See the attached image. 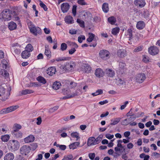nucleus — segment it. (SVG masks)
I'll list each match as a JSON object with an SVG mask.
<instances>
[{
  "instance_id": "obj_1",
  "label": "nucleus",
  "mask_w": 160,
  "mask_h": 160,
  "mask_svg": "<svg viewBox=\"0 0 160 160\" xmlns=\"http://www.w3.org/2000/svg\"><path fill=\"white\" fill-rule=\"evenodd\" d=\"M71 92V91L69 89L65 88L63 89L62 92L64 95H66L63 97V99H65L72 98L78 96L79 94V92L77 90L76 91L74 92H73L72 95H70Z\"/></svg>"
},
{
  "instance_id": "obj_2",
  "label": "nucleus",
  "mask_w": 160,
  "mask_h": 160,
  "mask_svg": "<svg viewBox=\"0 0 160 160\" xmlns=\"http://www.w3.org/2000/svg\"><path fill=\"white\" fill-rule=\"evenodd\" d=\"M19 147V142L17 140H13L10 141L8 144V147L12 151L18 150Z\"/></svg>"
},
{
  "instance_id": "obj_3",
  "label": "nucleus",
  "mask_w": 160,
  "mask_h": 160,
  "mask_svg": "<svg viewBox=\"0 0 160 160\" xmlns=\"http://www.w3.org/2000/svg\"><path fill=\"white\" fill-rule=\"evenodd\" d=\"M11 12L9 9H5L2 12V19L4 21H8L11 20Z\"/></svg>"
},
{
  "instance_id": "obj_4",
  "label": "nucleus",
  "mask_w": 160,
  "mask_h": 160,
  "mask_svg": "<svg viewBox=\"0 0 160 160\" xmlns=\"http://www.w3.org/2000/svg\"><path fill=\"white\" fill-rule=\"evenodd\" d=\"M99 54L100 57L104 60H107L109 58L110 53L106 50L102 49L100 50Z\"/></svg>"
},
{
  "instance_id": "obj_5",
  "label": "nucleus",
  "mask_w": 160,
  "mask_h": 160,
  "mask_svg": "<svg viewBox=\"0 0 160 160\" xmlns=\"http://www.w3.org/2000/svg\"><path fill=\"white\" fill-rule=\"evenodd\" d=\"M148 52L150 55L154 56L159 53V50L156 46H151L148 48Z\"/></svg>"
},
{
  "instance_id": "obj_6",
  "label": "nucleus",
  "mask_w": 160,
  "mask_h": 160,
  "mask_svg": "<svg viewBox=\"0 0 160 160\" xmlns=\"http://www.w3.org/2000/svg\"><path fill=\"white\" fill-rule=\"evenodd\" d=\"M30 150L31 148L29 146L24 145L20 148V153L22 155H26L30 152Z\"/></svg>"
},
{
  "instance_id": "obj_7",
  "label": "nucleus",
  "mask_w": 160,
  "mask_h": 160,
  "mask_svg": "<svg viewBox=\"0 0 160 160\" xmlns=\"http://www.w3.org/2000/svg\"><path fill=\"white\" fill-rule=\"evenodd\" d=\"M75 64L72 62L67 63L65 66H62V68L65 71H69L72 70L75 67Z\"/></svg>"
},
{
  "instance_id": "obj_8",
  "label": "nucleus",
  "mask_w": 160,
  "mask_h": 160,
  "mask_svg": "<svg viewBox=\"0 0 160 160\" xmlns=\"http://www.w3.org/2000/svg\"><path fill=\"white\" fill-rule=\"evenodd\" d=\"M7 93H5V89L2 86H0V96H2V100L3 101L6 100L9 97L10 93L8 92Z\"/></svg>"
},
{
  "instance_id": "obj_9",
  "label": "nucleus",
  "mask_w": 160,
  "mask_h": 160,
  "mask_svg": "<svg viewBox=\"0 0 160 160\" xmlns=\"http://www.w3.org/2000/svg\"><path fill=\"white\" fill-rule=\"evenodd\" d=\"M136 81L137 82L141 83H142L146 78V76L143 73H140L136 76Z\"/></svg>"
},
{
  "instance_id": "obj_10",
  "label": "nucleus",
  "mask_w": 160,
  "mask_h": 160,
  "mask_svg": "<svg viewBox=\"0 0 160 160\" xmlns=\"http://www.w3.org/2000/svg\"><path fill=\"white\" fill-rule=\"evenodd\" d=\"M70 8V5L68 3L64 2L61 5V9L62 12L64 13L67 12Z\"/></svg>"
},
{
  "instance_id": "obj_11",
  "label": "nucleus",
  "mask_w": 160,
  "mask_h": 160,
  "mask_svg": "<svg viewBox=\"0 0 160 160\" xmlns=\"http://www.w3.org/2000/svg\"><path fill=\"white\" fill-rule=\"evenodd\" d=\"M126 70V64L124 62L120 61L119 62V70L121 74H122Z\"/></svg>"
},
{
  "instance_id": "obj_12",
  "label": "nucleus",
  "mask_w": 160,
  "mask_h": 160,
  "mask_svg": "<svg viewBox=\"0 0 160 160\" xmlns=\"http://www.w3.org/2000/svg\"><path fill=\"white\" fill-rule=\"evenodd\" d=\"M30 32L35 35H37L38 33H41V29L38 27H36L35 26L32 27L30 30Z\"/></svg>"
},
{
  "instance_id": "obj_13",
  "label": "nucleus",
  "mask_w": 160,
  "mask_h": 160,
  "mask_svg": "<svg viewBox=\"0 0 160 160\" xmlns=\"http://www.w3.org/2000/svg\"><path fill=\"white\" fill-rule=\"evenodd\" d=\"M134 4L136 6L142 8L146 5V2L144 0H135L134 2Z\"/></svg>"
},
{
  "instance_id": "obj_14",
  "label": "nucleus",
  "mask_w": 160,
  "mask_h": 160,
  "mask_svg": "<svg viewBox=\"0 0 160 160\" xmlns=\"http://www.w3.org/2000/svg\"><path fill=\"white\" fill-rule=\"evenodd\" d=\"M117 54L118 56L121 58H123L126 56V51L123 49H120L118 50Z\"/></svg>"
},
{
  "instance_id": "obj_15",
  "label": "nucleus",
  "mask_w": 160,
  "mask_h": 160,
  "mask_svg": "<svg viewBox=\"0 0 160 160\" xmlns=\"http://www.w3.org/2000/svg\"><path fill=\"white\" fill-rule=\"evenodd\" d=\"M116 83L120 87L122 88L125 87L126 85L125 82L121 78H119L116 79Z\"/></svg>"
},
{
  "instance_id": "obj_16",
  "label": "nucleus",
  "mask_w": 160,
  "mask_h": 160,
  "mask_svg": "<svg viewBox=\"0 0 160 160\" xmlns=\"http://www.w3.org/2000/svg\"><path fill=\"white\" fill-rule=\"evenodd\" d=\"M35 140V137L32 135H30L28 137L24 139V141L26 143H29L32 142Z\"/></svg>"
},
{
  "instance_id": "obj_17",
  "label": "nucleus",
  "mask_w": 160,
  "mask_h": 160,
  "mask_svg": "<svg viewBox=\"0 0 160 160\" xmlns=\"http://www.w3.org/2000/svg\"><path fill=\"white\" fill-rule=\"evenodd\" d=\"M56 72V69L54 67H50L47 70V73L50 76H52L55 74Z\"/></svg>"
},
{
  "instance_id": "obj_18",
  "label": "nucleus",
  "mask_w": 160,
  "mask_h": 160,
  "mask_svg": "<svg viewBox=\"0 0 160 160\" xmlns=\"http://www.w3.org/2000/svg\"><path fill=\"white\" fill-rule=\"evenodd\" d=\"M95 74L97 77L101 78L103 77L104 73L102 69L98 68L96 70Z\"/></svg>"
},
{
  "instance_id": "obj_19",
  "label": "nucleus",
  "mask_w": 160,
  "mask_h": 160,
  "mask_svg": "<svg viewBox=\"0 0 160 160\" xmlns=\"http://www.w3.org/2000/svg\"><path fill=\"white\" fill-rule=\"evenodd\" d=\"M95 143V138L94 137H91L88 139L87 145L88 146H90L96 145Z\"/></svg>"
},
{
  "instance_id": "obj_20",
  "label": "nucleus",
  "mask_w": 160,
  "mask_h": 160,
  "mask_svg": "<svg viewBox=\"0 0 160 160\" xmlns=\"http://www.w3.org/2000/svg\"><path fill=\"white\" fill-rule=\"evenodd\" d=\"M8 27L10 30H13L16 29L17 25L15 22L11 21L8 23Z\"/></svg>"
},
{
  "instance_id": "obj_21",
  "label": "nucleus",
  "mask_w": 160,
  "mask_h": 160,
  "mask_svg": "<svg viewBox=\"0 0 160 160\" xmlns=\"http://www.w3.org/2000/svg\"><path fill=\"white\" fill-rule=\"evenodd\" d=\"M14 158V154L11 152H9L5 156L4 160H13Z\"/></svg>"
},
{
  "instance_id": "obj_22",
  "label": "nucleus",
  "mask_w": 160,
  "mask_h": 160,
  "mask_svg": "<svg viewBox=\"0 0 160 160\" xmlns=\"http://www.w3.org/2000/svg\"><path fill=\"white\" fill-rule=\"evenodd\" d=\"M145 27L144 22L142 21L138 22L136 25L137 28L139 30L142 29Z\"/></svg>"
},
{
  "instance_id": "obj_23",
  "label": "nucleus",
  "mask_w": 160,
  "mask_h": 160,
  "mask_svg": "<svg viewBox=\"0 0 160 160\" xmlns=\"http://www.w3.org/2000/svg\"><path fill=\"white\" fill-rule=\"evenodd\" d=\"M82 66L85 72L86 73L89 72L91 70V68L89 65L87 63L83 64Z\"/></svg>"
},
{
  "instance_id": "obj_24",
  "label": "nucleus",
  "mask_w": 160,
  "mask_h": 160,
  "mask_svg": "<svg viewBox=\"0 0 160 160\" xmlns=\"http://www.w3.org/2000/svg\"><path fill=\"white\" fill-rule=\"evenodd\" d=\"M65 22L68 24H72L74 23L73 18L70 16H67L65 18Z\"/></svg>"
},
{
  "instance_id": "obj_25",
  "label": "nucleus",
  "mask_w": 160,
  "mask_h": 160,
  "mask_svg": "<svg viewBox=\"0 0 160 160\" xmlns=\"http://www.w3.org/2000/svg\"><path fill=\"white\" fill-rule=\"evenodd\" d=\"M30 53L27 51L24 50L21 53V56L23 58H28L30 56Z\"/></svg>"
},
{
  "instance_id": "obj_26",
  "label": "nucleus",
  "mask_w": 160,
  "mask_h": 160,
  "mask_svg": "<svg viewBox=\"0 0 160 160\" xmlns=\"http://www.w3.org/2000/svg\"><path fill=\"white\" fill-rule=\"evenodd\" d=\"M80 143L79 142H76L72 143L69 145V148L70 149L73 150L77 148V147L79 146Z\"/></svg>"
},
{
  "instance_id": "obj_27",
  "label": "nucleus",
  "mask_w": 160,
  "mask_h": 160,
  "mask_svg": "<svg viewBox=\"0 0 160 160\" xmlns=\"http://www.w3.org/2000/svg\"><path fill=\"white\" fill-rule=\"evenodd\" d=\"M9 75L8 73L7 72V71L5 70L4 69H2L0 71V77H4L5 78L8 77Z\"/></svg>"
},
{
  "instance_id": "obj_28",
  "label": "nucleus",
  "mask_w": 160,
  "mask_h": 160,
  "mask_svg": "<svg viewBox=\"0 0 160 160\" xmlns=\"http://www.w3.org/2000/svg\"><path fill=\"white\" fill-rule=\"evenodd\" d=\"M106 72L107 76L110 77H113L115 75L114 72L111 69H107Z\"/></svg>"
},
{
  "instance_id": "obj_29",
  "label": "nucleus",
  "mask_w": 160,
  "mask_h": 160,
  "mask_svg": "<svg viewBox=\"0 0 160 160\" xmlns=\"http://www.w3.org/2000/svg\"><path fill=\"white\" fill-rule=\"evenodd\" d=\"M61 84L59 82H54L52 85V88L55 90H58L59 89Z\"/></svg>"
},
{
  "instance_id": "obj_30",
  "label": "nucleus",
  "mask_w": 160,
  "mask_h": 160,
  "mask_svg": "<svg viewBox=\"0 0 160 160\" xmlns=\"http://www.w3.org/2000/svg\"><path fill=\"white\" fill-rule=\"evenodd\" d=\"M102 8L103 11L106 13L108 12L109 11L108 4L107 3H104L102 5Z\"/></svg>"
},
{
  "instance_id": "obj_31",
  "label": "nucleus",
  "mask_w": 160,
  "mask_h": 160,
  "mask_svg": "<svg viewBox=\"0 0 160 160\" xmlns=\"http://www.w3.org/2000/svg\"><path fill=\"white\" fill-rule=\"evenodd\" d=\"M34 92V91L29 89H25L22 90L21 92V95H25L28 94H31Z\"/></svg>"
},
{
  "instance_id": "obj_32",
  "label": "nucleus",
  "mask_w": 160,
  "mask_h": 160,
  "mask_svg": "<svg viewBox=\"0 0 160 160\" xmlns=\"http://www.w3.org/2000/svg\"><path fill=\"white\" fill-rule=\"evenodd\" d=\"M108 21L111 24L113 25L116 22V19L115 17L113 16H112L108 18Z\"/></svg>"
},
{
  "instance_id": "obj_33",
  "label": "nucleus",
  "mask_w": 160,
  "mask_h": 160,
  "mask_svg": "<svg viewBox=\"0 0 160 160\" xmlns=\"http://www.w3.org/2000/svg\"><path fill=\"white\" fill-rule=\"evenodd\" d=\"M53 145L56 146L57 147H59V148L62 150H64L66 148V145H60L57 144L56 142H54Z\"/></svg>"
},
{
  "instance_id": "obj_34",
  "label": "nucleus",
  "mask_w": 160,
  "mask_h": 160,
  "mask_svg": "<svg viewBox=\"0 0 160 160\" xmlns=\"http://www.w3.org/2000/svg\"><path fill=\"white\" fill-rule=\"evenodd\" d=\"M144 114V112H141L140 113H139V112L137 113L135 115L134 114V115L131 116V117L129 118V119H132V120H134L136 118H139L142 115H143Z\"/></svg>"
},
{
  "instance_id": "obj_35",
  "label": "nucleus",
  "mask_w": 160,
  "mask_h": 160,
  "mask_svg": "<svg viewBox=\"0 0 160 160\" xmlns=\"http://www.w3.org/2000/svg\"><path fill=\"white\" fill-rule=\"evenodd\" d=\"M18 108V106L17 105L16 106H10L7 108V111L8 112L13 111Z\"/></svg>"
},
{
  "instance_id": "obj_36",
  "label": "nucleus",
  "mask_w": 160,
  "mask_h": 160,
  "mask_svg": "<svg viewBox=\"0 0 160 160\" xmlns=\"http://www.w3.org/2000/svg\"><path fill=\"white\" fill-rule=\"evenodd\" d=\"M12 134L17 138H21L22 135V133L20 131L13 132Z\"/></svg>"
},
{
  "instance_id": "obj_37",
  "label": "nucleus",
  "mask_w": 160,
  "mask_h": 160,
  "mask_svg": "<svg viewBox=\"0 0 160 160\" xmlns=\"http://www.w3.org/2000/svg\"><path fill=\"white\" fill-rule=\"evenodd\" d=\"M37 80L39 82L45 84L46 82V79L43 77L41 76H39L37 78Z\"/></svg>"
},
{
  "instance_id": "obj_38",
  "label": "nucleus",
  "mask_w": 160,
  "mask_h": 160,
  "mask_svg": "<svg viewBox=\"0 0 160 160\" xmlns=\"http://www.w3.org/2000/svg\"><path fill=\"white\" fill-rule=\"evenodd\" d=\"M46 49L45 51V54L49 58L51 57V52L50 50L45 47Z\"/></svg>"
},
{
  "instance_id": "obj_39",
  "label": "nucleus",
  "mask_w": 160,
  "mask_h": 160,
  "mask_svg": "<svg viewBox=\"0 0 160 160\" xmlns=\"http://www.w3.org/2000/svg\"><path fill=\"white\" fill-rule=\"evenodd\" d=\"M103 93V91L101 89L97 90L95 92L92 93V95L93 96H95L99 95L102 94Z\"/></svg>"
},
{
  "instance_id": "obj_40",
  "label": "nucleus",
  "mask_w": 160,
  "mask_h": 160,
  "mask_svg": "<svg viewBox=\"0 0 160 160\" xmlns=\"http://www.w3.org/2000/svg\"><path fill=\"white\" fill-rule=\"evenodd\" d=\"M25 50L30 53L33 50V48L30 44H28L25 48Z\"/></svg>"
},
{
  "instance_id": "obj_41",
  "label": "nucleus",
  "mask_w": 160,
  "mask_h": 160,
  "mask_svg": "<svg viewBox=\"0 0 160 160\" xmlns=\"http://www.w3.org/2000/svg\"><path fill=\"white\" fill-rule=\"evenodd\" d=\"M77 22L79 24L80 27L82 28H85L84 22L83 21L79 18H78L77 19Z\"/></svg>"
},
{
  "instance_id": "obj_42",
  "label": "nucleus",
  "mask_w": 160,
  "mask_h": 160,
  "mask_svg": "<svg viewBox=\"0 0 160 160\" xmlns=\"http://www.w3.org/2000/svg\"><path fill=\"white\" fill-rule=\"evenodd\" d=\"M121 119L120 118H115L114 120H111L112 122L110 124L111 125H115L117 124L120 121Z\"/></svg>"
},
{
  "instance_id": "obj_43",
  "label": "nucleus",
  "mask_w": 160,
  "mask_h": 160,
  "mask_svg": "<svg viewBox=\"0 0 160 160\" xmlns=\"http://www.w3.org/2000/svg\"><path fill=\"white\" fill-rule=\"evenodd\" d=\"M1 138L2 141L7 142L9 139L10 136L8 134H6L2 136Z\"/></svg>"
},
{
  "instance_id": "obj_44",
  "label": "nucleus",
  "mask_w": 160,
  "mask_h": 160,
  "mask_svg": "<svg viewBox=\"0 0 160 160\" xmlns=\"http://www.w3.org/2000/svg\"><path fill=\"white\" fill-rule=\"evenodd\" d=\"M120 29L119 28L116 27L112 29V33L113 35H116L119 32Z\"/></svg>"
},
{
  "instance_id": "obj_45",
  "label": "nucleus",
  "mask_w": 160,
  "mask_h": 160,
  "mask_svg": "<svg viewBox=\"0 0 160 160\" xmlns=\"http://www.w3.org/2000/svg\"><path fill=\"white\" fill-rule=\"evenodd\" d=\"M126 33L127 34V36H128V37L129 38V40H130L132 37V30L131 29H128Z\"/></svg>"
},
{
  "instance_id": "obj_46",
  "label": "nucleus",
  "mask_w": 160,
  "mask_h": 160,
  "mask_svg": "<svg viewBox=\"0 0 160 160\" xmlns=\"http://www.w3.org/2000/svg\"><path fill=\"white\" fill-rule=\"evenodd\" d=\"M114 150L115 151V154H116V155H114V157H117L118 156H120V154L119 153H118V152H120L121 150V149L119 148L117 146L115 147Z\"/></svg>"
},
{
  "instance_id": "obj_47",
  "label": "nucleus",
  "mask_w": 160,
  "mask_h": 160,
  "mask_svg": "<svg viewBox=\"0 0 160 160\" xmlns=\"http://www.w3.org/2000/svg\"><path fill=\"white\" fill-rule=\"evenodd\" d=\"M71 135L72 138H77V141L80 138V137H79L78 133L77 132H72L71 133Z\"/></svg>"
},
{
  "instance_id": "obj_48",
  "label": "nucleus",
  "mask_w": 160,
  "mask_h": 160,
  "mask_svg": "<svg viewBox=\"0 0 160 160\" xmlns=\"http://www.w3.org/2000/svg\"><path fill=\"white\" fill-rule=\"evenodd\" d=\"M67 48V46L66 43H62L61 45V50L62 51L65 50Z\"/></svg>"
},
{
  "instance_id": "obj_49",
  "label": "nucleus",
  "mask_w": 160,
  "mask_h": 160,
  "mask_svg": "<svg viewBox=\"0 0 160 160\" xmlns=\"http://www.w3.org/2000/svg\"><path fill=\"white\" fill-rule=\"evenodd\" d=\"M73 157L72 154H69L66 157H64L62 160H73Z\"/></svg>"
},
{
  "instance_id": "obj_50",
  "label": "nucleus",
  "mask_w": 160,
  "mask_h": 160,
  "mask_svg": "<svg viewBox=\"0 0 160 160\" xmlns=\"http://www.w3.org/2000/svg\"><path fill=\"white\" fill-rule=\"evenodd\" d=\"M85 39V37L84 35H80L78 38V42L81 43L82 42L83 40H84Z\"/></svg>"
},
{
  "instance_id": "obj_51",
  "label": "nucleus",
  "mask_w": 160,
  "mask_h": 160,
  "mask_svg": "<svg viewBox=\"0 0 160 160\" xmlns=\"http://www.w3.org/2000/svg\"><path fill=\"white\" fill-rule=\"evenodd\" d=\"M40 6L41 8L43 9L44 11H47L48 10V8H47V6L41 1H40Z\"/></svg>"
},
{
  "instance_id": "obj_52",
  "label": "nucleus",
  "mask_w": 160,
  "mask_h": 160,
  "mask_svg": "<svg viewBox=\"0 0 160 160\" xmlns=\"http://www.w3.org/2000/svg\"><path fill=\"white\" fill-rule=\"evenodd\" d=\"M31 150L34 151L37 148L38 145L36 143H33L31 144Z\"/></svg>"
},
{
  "instance_id": "obj_53",
  "label": "nucleus",
  "mask_w": 160,
  "mask_h": 160,
  "mask_svg": "<svg viewBox=\"0 0 160 160\" xmlns=\"http://www.w3.org/2000/svg\"><path fill=\"white\" fill-rule=\"evenodd\" d=\"M27 23L28 26L30 30L31 28H32V27L34 26V25L32 24V23L29 20L27 21Z\"/></svg>"
},
{
  "instance_id": "obj_54",
  "label": "nucleus",
  "mask_w": 160,
  "mask_h": 160,
  "mask_svg": "<svg viewBox=\"0 0 160 160\" xmlns=\"http://www.w3.org/2000/svg\"><path fill=\"white\" fill-rule=\"evenodd\" d=\"M121 123L123 125L126 126L129 124V122L128 119H126L122 121Z\"/></svg>"
},
{
  "instance_id": "obj_55",
  "label": "nucleus",
  "mask_w": 160,
  "mask_h": 160,
  "mask_svg": "<svg viewBox=\"0 0 160 160\" xmlns=\"http://www.w3.org/2000/svg\"><path fill=\"white\" fill-rule=\"evenodd\" d=\"M77 7V6L75 5H73L72 7V13L74 16H75L76 15Z\"/></svg>"
},
{
  "instance_id": "obj_56",
  "label": "nucleus",
  "mask_w": 160,
  "mask_h": 160,
  "mask_svg": "<svg viewBox=\"0 0 160 160\" xmlns=\"http://www.w3.org/2000/svg\"><path fill=\"white\" fill-rule=\"evenodd\" d=\"M142 49V46H139L136 48L134 50V52H138L141 51Z\"/></svg>"
},
{
  "instance_id": "obj_57",
  "label": "nucleus",
  "mask_w": 160,
  "mask_h": 160,
  "mask_svg": "<svg viewBox=\"0 0 160 160\" xmlns=\"http://www.w3.org/2000/svg\"><path fill=\"white\" fill-rule=\"evenodd\" d=\"M118 144H117V147L122 148V149L124 148V147L122 145L121 143H122V140H118Z\"/></svg>"
},
{
  "instance_id": "obj_58",
  "label": "nucleus",
  "mask_w": 160,
  "mask_h": 160,
  "mask_svg": "<svg viewBox=\"0 0 160 160\" xmlns=\"http://www.w3.org/2000/svg\"><path fill=\"white\" fill-rule=\"evenodd\" d=\"M68 57H62V58H56V61H57L58 62V61H64L68 59Z\"/></svg>"
},
{
  "instance_id": "obj_59",
  "label": "nucleus",
  "mask_w": 160,
  "mask_h": 160,
  "mask_svg": "<svg viewBox=\"0 0 160 160\" xmlns=\"http://www.w3.org/2000/svg\"><path fill=\"white\" fill-rule=\"evenodd\" d=\"M70 45L72 47H73V48H77L78 47V45L76 43L74 42H71L70 43Z\"/></svg>"
},
{
  "instance_id": "obj_60",
  "label": "nucleus",
  "mask_w": 160,
  "mask_h": 160,
  "mask_svg": "<svg viewBox=\"0 0 160 160\" xmlns=\"http://www.w3.org/2000/svg\"><path fill=\"white\" fill-rule=\"evenodd\" d=\"M77 86V83L74 82H71L69 84V87L72 88L75 87Z\"/></svg>"
},
{
  "instance_id": "obj_61",
  "label": "nucleus",
  "mask_w": 160,
  "mask_h": 160,
  "mask_svg": "<svg viewBox=\"0 0 160 160\" xmlns=\"http://www.w3.org/2000/svg\"><path fill=\"white\" fill-rule=\"evenodd\" d=\"M78 3L81 5H86L87 3L84 1V0H78Z\"/></svg>"
},
{
  "instance_id": "obj_62",
  "label": "nucleus",
  "mask_w": 160,
  "mask_h": 160,
  "mask_svg": "<svg viewBox=\"0 0 160 160\" xmlns=\"http://www.w3.org/2000/svg\"><path fill=\"white\" fill-rule=\"evenodd\" d=\"M90 159L93 160L95 156V154L94 153H90L88 155Z\"/></svg>"
},
{
  "instance_id": "obj_63",
  "label": "nucleus",
  "mask_w": 160,
  "mask_h": 160,
  "mask_svg": "<svg viewBox=\"0 0 160 160\" xmlns=\"http://www.w3.org/2000/svg\"><path fill=\"white\" fill-rule=\"evenodd\" d=\"M7 108H5L4 109H2L0 111V114H4L5 113H8V112L7 111Z\"/></svg>"
},
{
  "instance_id": "obj_64",
  "label": "nucleus",
  "mask_w": 160,
  "mask_h": 160,
  "mask_svg": "<svg viewBox=\"0 0 160 160\" xmlns=\"http://www.w3.org/2000/svg\"><path fill=\"white\" fill-rule=\"evenodd\" d=\"M16 160H25L24 158L22 156L19 155L16 157Z\"/></svg>"
}]
</instances>
